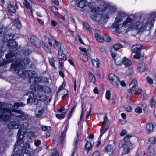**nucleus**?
Wrapping results in <instances>:
<instances>
[{
	"instance_id": "f257e3e1",
	"label": "nucleus",
	"mask_w": 156,
	"mask_h": 156,
	"mask_svg": "<svg viewBox=\"0 0 156 156\" xmlns=\"http://www.w3.org/2000/svg\"><path fill=\"white\" fill-rule=\"evenodd\" d=\"M23 61L20 59L16 60L11 65L9 70L16 72L17 74L21 77H31L29 79V82L33 83L36 82L37 73L34 71L24 70V67L22 64Z\"/></svg>"
},
{
	"instance_id": "f03ea898",
	"label": "nucleus",
	"mask_w": 156,
	"mask_h": 156,
	"mask_svg": "<svg viewBox=\"0 0 156 156\" xmlns=\"http://www.w3.org/2000/svg\"><path fill=\"white\" fill-rule=\"evenodd\" d=\"M23 103L15 102L14 105L7 104L0 101V118L3 120L7 121L10 116L12 115L11 110L15 107L24 106Z\"/></svg>"
},
{
	"instance_id": "7ed1b4c3",
	"label": "nucleus",
	"mask_w": 156,
	"mask_h": 156,
	"mask_svg": "<svg viewBox=\"0 0 156 156\" xmlns=\"http://www.w3.org/2000/svg\"><path fill=\"white\" fill-rule=\"evenodd\" d=\"M12 113L13 114L12 115L10 116L8 120L5 121L6 122H7L11 120V119H13V121H11L9 123L8 126V128L10 129H19L18 132L17 137L21 136V133L22 132H25L29 127V124L27 122H24L23 123L21 124L20 125V122H18L16 118L15 117V113H13L12 112Z\"/></svg>"
},
{
	"instance_id": "20e7f679",
	"label": "nucleus",
	"mask_w": 156,
	"mask_h": 156,
	"mask_svg": "<svg viewBox=\"0 0 156 156\" xmlns=\"http://www.w3.org/2000/svg\"><path fill=\"white\" fill-rule=\"evenodd\" d=\"M153 19L144 20L143 21H139L135 23L133 25V28L136 30L138 34L146 31L148 27H151L154 23Z\"/></svg>"
},
{
	"instance_id": "39448f33",
	"label": "nucleus",
	"mask_w": 156,
	"mask_h": 156,
	"mask_svg": "<svg viewBox=\"0 0 156 156\" xmlns=\"http://www.w3.org/2000/svg\"><path fill=\"white\" fill-rule=\"evenodd\" d=\"M123 20L122 18H120L117 16L115 18V21L113 24V27L116 29V31L119 33L123 31L124 30V27L126 28L133 21V20L129 16H128L126 20L122 23Z\"/></svg>"
},
{
	"instance_id": "423d86ee",
	"label": "nucleus",
	"mask_w": 156,
	"mask_h": 156,
	"mask_svg": "<svg viewBox=\"0 0 156 156\" xmlns=\"http://www.w3.org/2000/svg\"><path fill=\"white\" fill-rule=\"evenodd\" d=\"M20 136L18 137L17 141L15 144L14 150L17 148L16 151L19 152L21 151L23 154L29 153L30 151L27 149L30 147L29 144L28 143H26L23 146H22L21 145L24 143V141L23 138H21Z\"/></svg>"
},
{
	"instance_id": "0eeeda50",
	"label": "nucleus",
	"mask_w": 156,
	"mask_h": 156,
	"mask_svg": "<svg viewBox=\"0 0 156 156\" xmlns=\"http://www.w3.org/2000/svg\"><path fill=\"white\" fill-rule=\"evenodd\" d=\"M27 95H29L30 97V98L27 100L28 103H34L35 99L43 101H45L47 99V98L45 95L42 94L37 93L36 95L34 96L32 91L27 93Z\"/></svg>"
},
{
	"instance_id": "6e6552de",
	"label": "nucleus",
	"mask_w": 156,
	"mask_h": 156,
	"mask_svg": "<svg viewBox=\"0 0 156 156\" xmlns=\"http://www.w3.org/2000/svg\"><path fill=\"white\" fill-rule=\"evenodd\" d=\"M17 43L12 41V42H9L7 45L4 44L0 48V51L1 52H4L6 50L7 46L11 50L15 51L17 50Z\"/></svg>"
},
{
	"instance_id": "1a4fd4ad",
	"label": "nucleus",
	"mask_w": 156,
	"mask_h": 156,
	"mask_svg": "<svg viewBox=\"0 0 156 156\" xmlns=\"http://www.w3.org/2000/svg\"><path fill=\"white\" fill-rule=\"evenodd\" d=\"M119 146L120 148H123V152L125 154H127L130 151L132 144L129 141L121 140L119 143Z\"/></svg>"
},
{
	"instance_id": "9d476101",
	"label": "nucleus",
	"mask_w": 156,
	"mask_h": 156,
	"mask_svg": "<svg viewBox=\"0 0 156 156\" xmlns=\"http://www.w3.org/2000/svg\"><path fill=\"white\" fill-rule=\"evenodd\" d=\"M15 107V108H13V109L11 110V112H13V113H17L21 115H16L15 114V117L16 118L18 122H20V125H21V124H22L24 122L22 123L21 121L26 119H27V117L24 115V113L22 111L14 109V108H17L16 107Z\"/></svg>"
},
{
	"instance_id": "9b49d317",
	"label": "nucleus",
	"mask_w": 156,
	"mask_h": 156,
	"mask_svg": "<svg viewBox=\"0 0 156 156\" xmlns=\"http://www.w3.org/2000/svg\"><path fill=\"white\" fill-rule=\"evenodd\" d=\"M109 78L110 83L114 86L118 87L120 84L119 78L114 74H110L109 75Z\"/></svg>"
},
{
	"instance_id": "f8f14e48",
	"label": "nucleus",
	"mask_w": 156,
	"mask_h": 156,
	"mask_svg": "<svg viewBox=\"0 0 156 156\" xmlns=\"http://www.w3.org/2000/svg\"><path fill=\"white\" fill-rule=\"evenodd\" d=\"M103 152L108 154L110 156H114L115 155V148L111 145L106 146L103 150Z\"/></svg>"
},
{
	"instance_id": "ddd939ff",
	"label": "nucleus",
	"mask_w": 156,
	"mask_h": 156,
	"mask_svg": "<svg viewBox=\"0 0 156 156\" xmlns=\"http://www.w3.org/2000/svg\"><path fill=\"white\" fill-rule=\"evenodd\" d=\"M6 60L5 62L6 64L12 62L16 58L15 54L13 53H9L6 55Z\"/></svg>"
},
{
	"instance_id": "4468645a",
	"label": "nucleus",
	"mask_w": 156,
	"mask_h": 156,
	"mask_svg": "<svg viewBox=\"0 0 156 156\" xmlns=\"http://www.w3.org/2000/svg\"><path fill=\"white\" fill-rule=\"evenodd\" d=\"M31 90L39 92H42L44 91L45 86L40 85L34 84L30 86Z\"/></svg>"
},
{
	"instance_id": "2eb2a0df",
	"label": "nucleus",
	"mask_w": 156,
	"mask_h": 156,
	"mask_svg": "<svg viewBox=\"0 0 156 156\" xmlns=\"http://www.w3.org/2000/svg\"><path fill=\"white\" fill-rule=\"evenodd\" d=\"M138 83L136 80L133 79L129 85L130 89L128 90V92L130 94H131L134 92V89L136 86H138Z\"/></svg>"
},
{
	"instance_id": "dca6fc26",
	"label": "nucleus",
	"mask_w": 156,
	"mask_h": 156,
	"mask_svg": "<svg viewBox=\"0 0 156 156\" xmlns=\"http://www.w3.org/2000/svg\"><path fill=\"white\" fill-rule=\"evenodd\" d=\"M14 37V35L11 34H9L5 35L3 38L2 41L4 42H8L12 41V42L13 40V39Z\"/></svg>"
},
{
	"instance_id": "f3484780",
	"label": "nucleus",
	"mask_w": 156,
	"mask_h": 156,
	"mask_svg": "<svg viewBox=\"0 0 156 156\" xmlns=\"http://www.w3.org/2000/svg\"><path fill=\"white\" fill-rule=\"evenodd\" d=\"M154 126L153 124L151 123H147L146 126V133L150 134L152 133L153 130Z\"/></svg>"
},
{
	"instance_id": "a211bd4d",
	"label": "nucleus",
	"mask_w": 156,
	"mask_h": 156,
	"mask_svg": "<svg viewBox=\"0 0 156 156\" xmlns=\"http://www.w3.org/2000/svg\"><path fill=\"white\" fill-rule=\"evenodd\" d=\"M76 3L78 7L83 9L87 5V0H79Z\"/></svg>"
},
{
	"instance_id": "6ab92c4d",
	"label": "nucleus",
	"mask_w": 156,
	"mask_h": 156,
	"mask_svg": "<svg viewBox=\"0 0 156 156\" xmlns=\"http://www.w3.org/2000/svg\"><path fill=\"white\" fill-rule=\"evenodd\" d=\"M35 114L37 117H40L44 112V110L43 108L37 107L35 110Z\"/></svg>"
},
{
	"instance_id": "aec40b11",
	"label": "nucleus",
	"mask_w": 156,
	"mask_h": 156,
	"mask_svg": "<svg viewBox=\"0 0 156 156\" xmlns=\"http://www.w3.org/2000/svg\"><path fill=\"white\" fill-rule=\"evenodd\" d=\"M7 8L8 12L11 15H12L16 11V9L15 7L13 5L11 4L10 2L8 3V5Z\"/></svg>"
},
{
	"instance_id": "412c9836",
	"label": "nucleus",
	"mask_w": 156,
	"mask_h": 156,
	"mask_svg": "<svg viewBox=\"0 0 156 156\" xmlns=\"http://www.w3.org/2000/svg\"><path fill=\"white\" fill-rule=\"evenodd\" d=\"M122 63L125 66L127 67L130 66L131 65L132 62L129 59L126 57H124L123 58Z\"/></svg>"
},
{
	"instance_id": "4be33fe9",
	"label": "nucleus",
	"mask_w": 156,
	"mask_h": 156,
	"mask_svg": "<svg viewBox=\"0 0 156 156\" xmlns=\"http://www.w3.org/2000/svg\"><path fill=\"white\" fill-rule=\"evenodd\" d=\"M145 69L146 67L144 63H140L138 64L137 69L139 72H144Z\"/></svg>"
},
{
	"instance_id": "5701e85b",
	"label": "nucleus",
	"mask_w": 156,
	"mask_h": 156,
	"mask_svg": "<svg viewBox=\"0 0 156 156\" xmlns=\"http://www.w3.org/2000/svg\"><path fill=\"white\" fill-rule=\"evenodd\" d=\"M141 48V46L140 44H136L132 47L133 52L135 53H138L140 51Z\"/></svg>"
},
{
	"instance_id": "b1692460",
	"label": "nucleus",
	"mask_w": 156,
	"mask_h": 156,
	"mask_svg": "<svg viewBox=\"0 0 156 156\" xmlns=\"http://www.w3.org/2000/svg\"><path fill=\"white\" fill-rule=\"evenodd\" d=\"M58 56L60 59L66 60L67 59V57L66 55L63 53L62 50L58 51Z\"/></svg>"
},
{
	"instance_id": "393cba45",
	"label": "nucleus",
	"mask_w": 156,
	"mask_h": 156,
	"mask_svg": "<svg viewBox=\"0 0 156 156\" xmlns=\"http://www.w3.org/2000/svg\"><path fill=\"white\" fill-rule=\"evenodd\" d=\"M23 4L25 7L29 10L30 13H31V15H32V7L30 6V3H29L27 0H24Z\"/></svg>"
},
{
	"instance_id": "a878e982",
	"label": "nucleus",
	"mask_w": 156,
	"mask_h": 156,
	"mask_svg": "<svg viewBox=\"0 0 156 156\" xmlns=\"http://www.w3.org/2000/svg\"><path fill=\"white\" fill-rule=\"evenodd\" d=\"M102 17L103 16L101 14H97L94 16L92 17V19L96 21H99L102 20Z\"/></svg>"
},
{
	"instance_id": "bb28decb",
	"label": "nucleus",
	"mask_w": 156,
	"mask_h": 156,
	"mask_svg": "<svg viewBox=\"0 0 156 156\" xmlns=\"http://www.w3.org/2000/svg\"><path fill=\"white\" fill-rule=\"evenodd\" d=\"M91 62L93 66L96 68H98L99 66V61L97 58L92 59Z\"/></svg>"
},
{
	"instance_id": "cd10ccee",
	"label": "nucleus",
	"mask_w": 156,
	"mask_h": 156,
	"mask_svg": "<svg viewBox=\"0 0 156 156\" xmlns=\"http://www.w3.org/2000/svg\"><path fill=\"white\" fill-rule=\"evenodd\" d=\"M14 23L15 26L20 29L22 27V25L20 21L19 20V18L15 19L14 21Z\"/></svg>"
},
{
	"instance_id": "c85d7f7f",
	"label": "nucleus",
	"mask_w": 156,
	"mask_h": 156,
	"mask_svg": "<svg viewBox=\"0 0 156 156\" xmlns=\"http://www.w3.org/2000/svg\"><path fill=\"white\" fill-rule=\"evenodd\" d=\"M88 53L85 54L81 53L80 54V57L81 59L83 61L86 62L88 59Z\"/></svg>"
},
{
	"instance_id": "c756f323",
	"label": "nucleus",
	"mask_w": 156,
	"mask_h": 156,
	"mask_svg": "<svg viewBox=\"0 0 156 156\" xmlns=\"http://www.w3.org/2000/svg\"><path fill=\"white\" fill-rule=\"evenodd\" d=\"M94 36L96 39L99 42H103L104 41L103 38H102L101 35L97 33H95Z\"/></svg>"
},
{
	"instance_id": "7c9ffc66",
	"label": "nucleus",
	"mask_w": 156,
	"mask_h": 156,
	"mask_svg": "<svg viewBox=\"0 0 156 156\" xmlns=\"http://www.w3.org/2000/svg\"><path fill=\"white\" fill-rule=\"evenodd\" d=\"M54 40L55 43V48L58 51L62 50L61 48V43L55 39H54Z\"/></svg>"
},
{
	"instance_id": "2f4dec72",
	"label": "nucleus",
	"mask_w": 156,
	"mask_h": 156,
	"mask_svg": "<svg viewBox=\"0 0 156 156\" xmlns=\"http://www.w3.org/2000/svg\"><path fill=\"white\" fill-rule=\"evenodd\" d=\"M8 30V28L6 27H2L0 29V37L3 35Z\"/></svg>"
},
{
	"instance_id": "473e14b6",
	"label": "nucleus",
	"mask_w": 156,
	"mask_h": 156,
	"mask_svg": "<svg viewBox=\"0 0 156 156\" xmlns=\"http://www.w3.org/2000/svg\"><path fill=\"white\" fill-rule=\"evenodd\" d=\"M89 76L90 82L94 83L96 80V78L94 75L91 73L90 72Z\"/></svg>"
},
{
	"instance_id": "72a5a7b5",
	"label": "nucleus",
	"mask_w": 156,
	"mask_h": 156,
	"mask_svg": "<svg viewBox=\"0 0 156 156\" xmlns=\"http://www.w3.org/2000/svg\"><path fill=\"white\" fill-rule=\"evenodd\" d=\"M24 64L26 66L29 65V64H31L32 62L30 61L28 58L26 57L24 59L23 61Z\"/></svg>"
},
{
	"instance_id": "f704fd0d",
	"label": "nucleus",
	"mask_w": 156,
	"mask_h": 156,
	"mask_svg": "<svg viewBox=\"0 0 156 156\" xmlns=\"http://www.w3.org/2000/svg\"><path fill=\"white\" fill-rule=\"evenodd\" d=\"M117 10V8L116 7L114 6H111L109 7V10L108 11V13L109 14H112L115 12Z\"/></svg>"
},
{
	"instance_id": "c9c22d12",
	"label": "nucleus",
	"mask_w": 156,
	"mask_h": 156,
	"mask_svg": "<svg viewBox=\"0 0 156 156\" xmlns=\"http://www.w3.org/2000/svg\"><path fill=\"white\" fill-rule=\"evenodd\" d=\"M102 10L101 9V8L99 7H97L95 8H93L91 9L92 12L94 13H96L98 14V13L101 12Z\"/></svg>"
},
{
	"instance_id": "e433bc0d",
	"label": "nucleus",
	"mask_w": 156,
	"mask_h": 156,
	"mask_svg": "<svg viewBox=\"0 0 156 156\" xmlns=\"http://www.w3.org/2000/svg\"><path fill=\"white\" fill-rule=\"evenodd\" d=\"M66 112H63L62 114H57L56 115V117L59 119H62L65 117Z\"/></svg>"
},
{
	"instance_id": "4c0bfd02",
	"label": "nucleus",
	"mask_w": 156,
	"mask_h": 156,
	"mask_svg": "<svg viewBox=\"0 0 156 156\" xmlns=\"http://www.w3.org/2000/svg\"><path fill=\"white\" fill-rule=\"evenodd\" d=\"M123 58H121L120 57L117 58L115 60V64L118 65H120L122 63Z\"/></svg>"
},
{
	"instance_id": "58836bf2",
	"label": "nucleus",
	"mask_w": 156,
	"mask_h": 156,
	"mask_svg": "<svg viewBox=\"0 0 156 156\" xmlns=\"http://www.w3.org/2000/svg\"><path fill=\"white\" fill-rule=\"evenodd\" d=\"M92 147L91 143L88 141L87 142L85 145V149L88 151H89L91 148Z\"/></svg>"
},
{
	"instance_id": "ea45409f",
	"label": "nucleus",
	"mask_w": 156,
	"mask_h": 156,
	"mask_svg": "<svg viewBox=\"0 0 156 156\" xmlns=\"http://www.w3.org/2000/svg\"><path fill=\"white\" fill-rule=\"evenodd\" d=\"M67 127L66 129V130L61 132V134L60 136V138L61 141H62L65 137L66 134V132L67 130Z\"/></svg>"
},
{
	"instance_id": "a19ab883",
	"label": "nucleus",
	"mask_w": 156,
	"mask_h": 156,
	"mask_svg": "<svg viewBox=\"0 0 156 156\" xmlns=\"http://www.w3.org/2000/svg\"><path fill=\"white\" fill-rule=\"evenodd\" d=\"M122 47V45L120 44H116L114 45L112 49H114L115 50H117L120 48Z\"/></svg>"
},
{
	"instance_id": "79ce46f5",
	"label": "nucleus",
	"mask_w": 156,
	"mask_h": 156,
	"mask_svg": "<svg viewBox=\"0 0 156 156\" xmlns=\"http://www.w3.org/2000/svg\"><path fill=\"white\" fill-rule=\"evenodd\" d=\"M104 119V121L102 123V127H104L105 125H106L108 122V119L107 116H105Z\"/></svg>"
},
{
	"instance_id": "37998d69",
	"label": "nucleus",
	"mask_w": 156,
	"mask_h": 156,
	"mask_svg": "<svg viewBox=\"0 0 156 156\" xmlns=\"http://www.w3.org/2000/svg\"><path fill=\"white\" fill-rule=\"evenodd\" d=\"M44 49L47 52L49 53H51V48H49L47 45L44 44Z\"/></svg>"
},
{
	"instance_id": "c03bdc74",
	"label": "nucleus",
	"mask_w": 156,
	"mask_h": 156,
	"mask_svg": "<svg viewBox=\"0 0 156 156\" xmlns=\"http://www.w3.org/2000/svg\"><path fill=\"white\" fill-rule=\"evenodd\" d=\"M28 136L30 139L31 140L34 139L35 138V135L32 132L30 131L28 132Z\"/></svg>"
},
{
	"instance_id": "a18cd8bd",
	"label": "nucleus",
	"mask_w": 156,
	"mask_h": 156,
	"mask_svg": "<svg viewBox=\"0 0 156 156\" xmlns=\"http://www.w3.org/2000/svg\"><path fill=\"white\" fill-rule=\"evenodd\" d=\"M79 138L78 133H77V136L75 138L74 141V145L75 146L76 148L77 144V142L79 140Z\"/></svg>"
},
{
	"instance_id": "49530a36",
	"label": "nucleus",
	"mask_w": 156,
	"mask_h": 156,
	"mask_svg": "<svg viewBox=\"0 0 156 156\" xmlns=\"http://www.w3.org/2000/svg\"><path fill=\"white\" fill-rule=\"evenodd\" d=\"M143 91L142 89L138 88L136 89L133 93L135 94H142L143 93Z\"/></svg>"
},
{
	"instance_id": "de8ad7c7",
	"label": "nucleus",
	"mask_w": 156,
	"mask_h": 156,
	"mask_svg": "<svg viewBox=\"0 0 156 156\" xmlns=\"http://www.w3.org/2000/svg\"><path fill=\"white\" fill-rule=\"evenodd\" d=\"M156 139L154 137H151L149 140V142L151 145L154 144L156 142Z\"/></svg>"
},
{
	"instance_id": "09e8293b",
	"label": "nucleus",
	"mask_w": 156,
	"mask_h": 156,
	"mask_svg": "<svg viewBox=\"0 0 156 156\" xmlns=\"http://www.w3.org/2000/svg\"><path fill=\"white\" fill-rule=\"evenodd\" d=\"M42 130L44 131H50L51 130V128L47 126H44L42 127Z\"/></svg>"
},
{
	"instance_id": "8fccbe9b",
	"label": "nucleus",
	"mask_w": 156,
	"mask_h": 156,
	"mask_svg": "<svg viewBox=\"0 0 156 156\" xmlns=\"http://www.w3.org/2000/svg\"><path fill=\"white\" fill-rule=\"evenodd\" d=\"M126 74L127 75H130L133 73V70L132 68H129L126 71Z\"/></svg>"
},
{
	"instance_id": "3c124183",
	"label": "nucleus",
	"mask_w": 156,
	"mask_h": 156,
	"mask_svg": "<svg viewBox=\"0 0 156 156\" xmlns=\"http://www.w3.org/2000/svg\"><path fill=\"white\" fill-rule=\"evenodd\" d=\"M55 62V61L53 58H51L49 60V63L51 65V66L54 68L56 69V68L55 67L54 65Z\"/></svg>"
},
{
	"instance_id": "603ef678",
	"label": "nucleus",
	"mask_w": 156,
	"mask_h": 156,
	"mask_svg": "<svg viewBox=\"0 0 156 156\" xmlns=\"http://www.w3.org/2000/svg\"><path fill=\"white\" fill-rule=\"evenodd\" d=\"M111 93L110 91L108 90L106 92L105 94V98L107 100H109L110 99Z\"/></svg>"
},
{
	"instance_id": "864d4df0",
	"label": "nucleus",
	"mask_w": 156,
	"mask_h": 156,
	"mask_svg": "<svg viewBox=\"0 0 156 156\" xmlns=\"http://www.w3.org/2000/svg\"><path fill=\"white\" fill-rule=\"evenodd\" d=\"M76 107L77 105H75L71 109L70 112V114L69 116V118L70 117L72 116V113L74 112L76 108Z\"/></svg>"
},
{
	"instance_id": "5fc2aeb1",
	"label": "nucleus",
	"mask_w": 156,
	"mask_h": 156,
	"mask_svg": "<svg viewBox=\"0 0 156 156\" xmlns=\"http://www.w3.org/2000/svg\"><path fill=\"white\" fill-rule=\"evenodd\" d=\"M62 92L63 93V98H64L68 95V91L66 89H64L62 90Z\"/></svg>"
},
{
	"instance_id": "6e6d98bb",
	"label": "nucleus",
	"mask_w": 156,
	"mask_h": 156,
	"mask_svg": "<svg viewBox=\"0 0 156 156\" xmlns=\"http://www.w3.org/2000/svg\"><path fill=\"white\" fill-rule=\"evenodd\" d=\"M135 112L137 113H141L142 112V109L140 107H138L135 109Z\"/></svg>"
},
{
	"instance_id": "4d7b16f0",
	"label": "nucleus",
	"mask_w": 156,
	"mask_h": 156,
	"mask_svg": "<svg viewBox=\"0 0 156 156\" xmlns=\"http://www.w3.org/2000/svg\"><path fill=\"white\" fill-rule=\"evenodd\" d=\"M156 103L155 101L153 98H151L150 100V105L151 107L155 105Z\"/></svg>"
},
{
	"instance_id": "13d9d810",
	"label": "nucleus",
	"mask_w": 156,
	"mask_h": 156,
	"mask_svg": "<svg viewBox=\"0 0 156 156\" xmlns=\"http://www.w3.org/2000/svg\"><path fill=\"white\" fill-rule=\"evenodd\" d=\"M83 25L86 29L90 32H91L90 30V27L88 24L86 22H83Z\"/></svg>"
},
{
	"instance_id": "bf43d9fd",
	"label": "nucleus",
	"mask_w": 156,
	"mask_h": 156,
	"mask_svg": "<svg viewBox=\"0 0 156 156\" xmlns=\"http://www.w3.org/2000/svg\"><path fill=\"white\" fill-rule=\"evenodd\" d=\"M132 136V135L130 134H128L126 135L124 137V140H125L126 141V140H129Z\"/></svg>"
},
{
	"instance_id": "052dcab7",
	"label": "nucleus",
	"mask_w": 156,
	"mask_h": 156,
	"mask_svg": "<svg viewBox=\"0 0 156 156\" xmlns=\"http://www.w3.org/2000/svg\"><path fill=\"white\" fill-rule=\"evenodd\" d=\"M51 9L54 13H56L58 11V8L54 6L51 7Z\"/></svg>"
},
{
	"instance_id": "680f3d73",
	"label": "nucleus",
	"mask_w": 156,
	"mask_h": 156,
	"mask_svg": "<svg viewBox=\"0 0 156 156\" xmlns=\"http://www.w3.org/2000/svg\"><path fill=\"white\" fill-rule=\"evenodd\" d=\"M146 80L148 83L150 84H152L153 83V81L152 79L148 77L146 78Z\"/></svg>"
},
{
	"instance_id": "e2e57ef3",
	"label": "nucleus",
	"mask_w": 156,
	"mask_h": 156,
	"mask_svg": "<svg viewBox=\"0 0 156 156\" xmlns=\"http://www.w3.org/2000/svg\"><path fill=\"white\" fill-rule=\"evenodd\" d=\"M79 49L82 52V53H85V54H87L88 53L87 51V50L85 48H81V47H80L79 48Z\"/></svg>"
},
{
	"instance_id": "0e129e2a",
	"label": "nucleus",
	"mask_w": 156,
	"mask_h": 156,
	"mask_svg": "<svg viewBox=\"0 0 156 156\" xmlns=\"http://www.w3.org/2000/svg\"><path fill=\"white\" fill-rule=\"evenodd\" d=\"M119 15H120L122 17H125L126 16V14L123 12H120L118 15V16Z\"/></svg>"
},
{
	"instance_id": "69168bd1",
	"label": "nucleus",
	"mask_w": 156,
	"mask_h": 156,
	"mask_svg": "<svg viewBox=\"0 0 156 156\" xmlns=\"http://www.w3.org/2000/svg\"><path fill=\"white\" fill-rule=\"evenodd\" d=\"M104 41L107 42L110 41L111 40V38L110 37H106L103 38Z\"/></svg>"
},
{
	"instance_id": "338daca9",
	"label": "nucleus",
	"mask_w": 156,
	"mask_h": 156,
	"mask_svg": "<svg viewBox=\"0 0 156 156\" xmlns=\"http://www.w3.org/2000/svg\"><path fill=\"white\" fill-rule=\"evenodd\" d=\"M104 127H102V129H101V130H101V134H100V136H99V138H101L102 136L106 132L104 130H103V129L104 128Z\"/></svg>"
},
{
	"instance_id": "774afa93",
	"label": "nucleus",
	"mask_w": 156,
	"mask_h": 156,
	"mask_svg": "<svg viewBox=\"0 0 156 156\" xmlns=\"http://www.w3.org/2000/svg\"><path fill=\"white\" fill-rule=\"evenodd\" d=\"M92 156H100V154L98 151H96L93 154Z\"/></svg>"
}]
</instances>
